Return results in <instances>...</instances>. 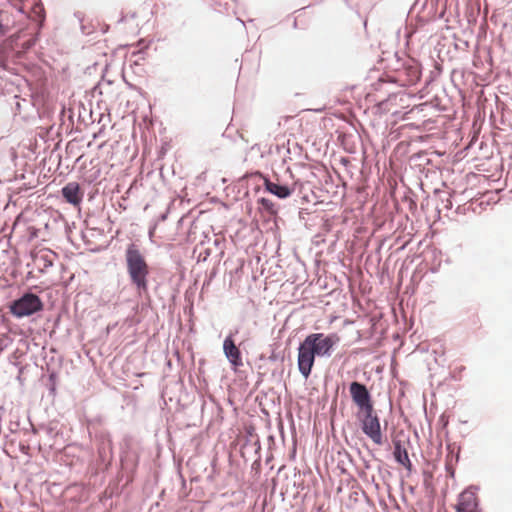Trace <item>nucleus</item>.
I'll list each match as a JSON object with an SVG mask.
<instances>
[{
	"label": "nucleus",
	"instance_id": "f257e3e1",
	"mask_svg": "<svg viewBox=\"0 0 512 512\" xmlns=\"http://www.w3.org/2000/svg\"><path fill=\"white\" fill-rule=\"evenodd\" d=\"M340 341L337 333L325 335L312 333L306 336L298 348V369L305 379H308L314 366L315 357H329Z\"/></svg>",
	"mask_w": 512,
	"mask_h": 512
},
{
	"label": "nucleus",
	"instance_id": "f03ea898",
	"mask_svg": "<svg viewBox=\"0 0 512 512\" xmlns=\"http://www.w3.org/2000/svg\"><path fill=\"white\" fill-rule=\"evenodd\" d=\"M127 271L131 282L138 290L146 291L148 287L147 276L149 274V266L135 244H130L125 253Z\"/></svg>",
	"mask_w": 512,
	"mask_h": 512
},
{
	"label": "nucleus",
	"instance_id": "7ed1b4c3",
	"mask_svg": "<svg viewBox=\"0 0 512 512\" xmlns=\"http://www.w3.org/2000/svg\"><path fill=\"white\" fill-rule=\"evenodd\" d=\"M238 189H245L246 192H289L286 187H280L271 183L260 173L246 175L238 182Z\"/></svg>",
	"mask_w": 512,
	"mask_h": 512
},
{
	"label": "nucleus",
	"instance_id": "20e7f679",
	"mask_svg": "<svg viewBox=\"0 0 512 512\" xmlns=\"http://www.w3.org/2000/svg\"><path fill=\"white\" fill-rule=\"evenodd\" d=\"M361 428L363 433L368 436L373 441V443L376 445L383 444L380 420L375 414L374 408L370 411L367 410L363 412V417L361 418Z\"/></svg>",
	"mask_w": 512,
	"mask_h": 512
},
{
	"label": "nucleus",
	"instance_id": "39448f33",
	"mask_svg": "<svg viewBox=\"0 0 512 512\" xmlns=\"http://www.w3.org/2000/svg\"><path fill=\"white\" fill-rule=\"evenodd\" d=\"M42 309V302L35 294H25L11 306V312L17 317H24Z\"/></svg>",
	"mask_w": 512,
	"mask_h": 512
},
{
	"label": "nucleus",
	"instance_id": "423d86ee",
	"mask_svg": "<svg viewBox=\"0 0 512 512\" xmlns=\"http://www.w3.org/2000/svg\"><path fill=\"white\" fill-rule=\"evenodd\" d=\"M350 394L354 403L362 412L373 409L371 397L365 385L359 382H352L350 384Z\"/></svg>",
	"mask_w": 512,
	"mask_h": 512
},
{
	"label": "nucleus",
	"instance_id": "0eeeda50",
	"mask_svg": "<svg viewBox=\"0 0 512 512\" xmlns=\"http://www.w3.org/2000/svg\"><path fill=\"white\" fill-rule=\"evenodd\" d=\"M223 352L235 369L243 365L241 352L235 345L232 335L225 338L223 342Z\"/></svg>",
	"mask_w": 512,
	"mask_h": 512
},
{
	"label": "nucleus",
	"instance_id": "6e6552de",
	"mask_svg": "<svg viewBox=\"0 0 512 512\" xmlns=\"http://www.w3.org/2000/svg\"><path fill=\"white\" fill-rule=\"evenodd\" d=\"M457 512H480L478 509L477 496L473 491L465 490L459 496L456 506Z\"/></svg>",
	"mask_w": 512,
	"mask_h": 512
},
{
	"label": "nucleus",
	"instance_id": "1a4fd4ad",
	"mask_svg": "<svg viewBox=\"0 0 512 512\" xmlns=\"http://www.w3.org/2000/svg\"><path fill=\"white\" fill-rule=\"evenodd\" d=\"M394 458L395 460L403 465L408 471L412 470V463L409 459L408 452L405 447L402 446L400 440H394Z\"/></svg>",
	"mask_w": 512,
	"mask_h": 512
},
{
	"label": "nucleus",
	"instance_id": "9d476101",
	"mask_svg": "<svg viewBox=\"0 0 512 512\" xmlns=\"http://www.w3.org/2000/svg\"><path fill=\"white\" fill-rule=\"evenodd\" d=\"M12 28L10 16L5 11H0V37L6 35Z\"/></svg>",
	"mask_w": 512,
	"mask_h": 512
},
{
	"label": "nucleus",
	"instance_id": "9b49d317",
	"mask_svg": "<svg viewBox=\"0 0 512 512\" xmlns=\"http://www.w3.org/2000/svg\"><path fill=\"white\" fill-rule=\"evenodd\" d=\"M52 255V252L49 250L40 251L35 255V259H43L45 261L44 267H49L53 265V261L49 259V257Z\"/></svg>",
	"mask_w": 512,
	"mask_h": 512
},
{
	"label": "nucleus",
	"instance_id": "f8f14e48",
	"mask_svg": "<svg viewBox=\"0 0 512 512\" xmlns=\"http://www.w3.org/2000/svg\"><path fill=\"white\" fill-rule=\"evenodd\" d=\"M66 202L78 206L82 200V194H62Z\"/></svg>",
	"mask_w": 512,
	"mask_h": 512
},
{
	"label": "nucleus",
	"instance_id": "ddd939ff",
	"mask_svg": "<svg viewBox=\"0 0 512 512\" xmlns=\"http://www.w3.org/2000/svg\"><path fill=\"white\" fill-rule=\"evenodd\" d=\"M27 237L29 240L33 239V238H36L38 236V230L33 227V226H29L27 227Z\"/></svg>",
	"mask_w": 512,
	"mask_h": 512
},
{
	"label": "nucleus",
	"instance_id": "4468645a",
	"mask_svg": "<svg viewBox=\"0 0 512 512\" xmlns=\"http://www.w3.org/2000/svg\"><path fill=\"white\" fill-rule=\"evenodd\" d=\"M25 225V221L23 220V218L21 216H19L14 225H13V230L14 231H18V230H21L22 229V226Z\"/></svg>",
	"mask_w": 512,
	"mask_h": 512
},
{
	"label": "nucleus",
	"instance_id": "2eb2a0df",
	"mask_svg": "<svg viewBox=\"0 0 512 512\" xmlns=\"http://www.w3.org/2000/svg\"><path fill=\"white\" fill-rule=\"evenodd\" d=\"M78 191V185H73V184H68L67 186H65L61 192L63 193H66V192H77Z\"/></svg>",
	"mask_w": 512,
	"mask_h": 512
},
{
	"label": "nucleus",
	"instance_id": "dca6fc26",
	"mask_svg": "<svg viewBox=\"0 0 512 512\" xmlns=\"http://www.w3.org/2000/svg\"><path fill=\"white\" fill-rule=\"evenodd\" d=\"M155 232H156V226L152 227V228L149 230V237H150L151 239L155 236Z\"/></svg>",
	"mask_w": 512,
	"mask_h": 512
},
{
	"label": "nucleus",
	"instance_id": "f3484780",
	"mask_svg": "<svg viewBox=\"0 0 512 512\" xmlns=\"http://www.w3.org/2000/svg\"><path fill=\"white\" fill-rule=\"evenodd\" d=\"M278 197L280 198H285L286 196H288L289 194H286V193H283V194H276Z\"/></svg>",
	"mask_w": 512,
	"mask_h": 512
},
{
	"label": "nucleus",
	"instance_id": "a211bd4d",
	"mask_svg": "<svg viewBox=\"0 0 512 512\" xmlns=\"http://www.w3.org/2000/svg\"><path fill=\"white\" fill-rule=\"evenodd\" d=\"M261 202L264 204V205H267V200L265 198H262L261 199Z\"/></svg>",
	"mask_w": 512,
	"mask_h": 512
}]
</instances>
